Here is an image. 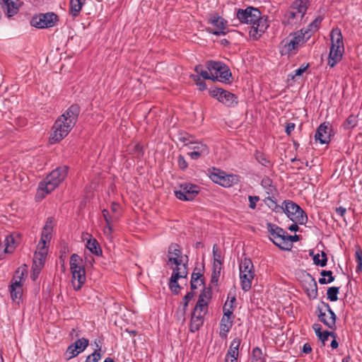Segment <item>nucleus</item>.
<instances>
[{
  "label": "nucleus",
  "instance_id": "7",
  "mask_svg": "<svg viewBox=\"0 0 362 362\" xmlns=\"http://www.w3.org/2000/svg\"><path fill=\"white\" fill-rule=\"evenodd\" d=\"M267 228L270 234V240L283 250H288V243L285 242L286 232L281 227L272 223H267Z\"/></svg>",
  "mask_w": 362,
  "mask_h": 362
},
{
  "label": "nucleus",
  "instance_id": "55",
  "mask_svg": "<svg viewBox=\"0 0 362 362\" xmlns=\"http://www.w3.org/2000/svg\"><path fill=\"white\" fill-rule=\"evenodd\" d=\"M100 348L95 350L90 355L88 356L85 362H98L101 358V354L100 353Z\"/></svg>",
  "mask_w": 362,
  "mask_h": 362
},
{
  "label": "nucleus",
  "instance_id": "39",
  "mask_svg": "<svg viewBox=\"0 0 362 362\" xmlns=\"http://www.w3.org/2000/svg\"><path fill=\"white\" fill-rule=\"evenodd\" d=\"M261 185L268 194H274L276 192V188L272 184V180L268 177H264L262 180Z\"/></svg>",
  "mask_w": 362,
  "mask_h": 362
},
{
  "label": "nucleus",
  "instance_id": "37",
  "mask_svg": "<svg viewBox=\"0 0 362 362\" xmlns=\"http://www.w3.org/2000/svg\"><path fill=\"white\" fill-rule=\"evenodd\" d=\"M86 0H70V12L73 16L79 14Z\"/></svg>",
  "mask_w": 362,
  "mask_h": 362
},
{
  "label": "nucleus",
  "instance_id": "59",
  "mask_svg": "<svg viewBox=\"0 0 362 362\" xmlns=\"http://www.w3.org/2000/svg\"><path fill=\"white\" fill-rule=\"evenodd\" d=\"M132 151L137 158H140L144 155L143 148L140 144H136L134 145Z\"/></svg>",
  "mask_w": 362,
  "mask_h": 362
},
{
  "label": "nucleus",
  "instance_id": "43",
  "mask_svg": "<svg viewBox=\"0 0 362 362\" xmlns=\"http://www.w3.org/2000/svg\"><path fill=\"white\" fill-rule=\"evenodd\" d=\"M264 204L272 211L276 212L281 211V206L278 205L276 200L271 197H267L264 199Z\"/></svg>",
  "mask_w": 362,
  "mask_h": 362
},
{
  "label": "nucleus",
  "instance_id": "58",
  "mask_svg": "<svg viewBox=\"0 0 362 362\" xmlns=\"http://www.w3.org/2000/svg\"><path fill=\"white\" fill-rule=\"evenodd\" d=\"M216 245L213 246V255H214V264H217L218 266H221L222 262L221 261V254L217 252Z\"/></svg>",
  "mask_w": 362,
  "mask_h": 362
},
{
  "label": "nucleus",
  "instance_id": "3",
  "mask_svg": "<svg viewBox=\"0 0 362 362\" xmlns=\"http://www.w3.org/2000/svg\"><path fill=\"white\" fill-rule=\"evenodd\" d=\"M69 168L62 165L53 170L46 178L40 182L37 194L40 192L46 194L52 192L66 177Z\"/></svg>",
  "mask_w": 362,
  "mask_h": 362
},
{
  "label": "nucleus",
  "instance_id": "4",
  "mask_svg": "<svg viewBox=\"0 0 362 362\" xmlns=\"http://www.w3.org/2000/svg\"><path fill=\"white\" fill-rule=\"evenodd\" d=\"M281 209L293 223L302 225L308 221V216L305 212L291 200H284L281 206Z\"/></svg>",
  "mask_w": 362,
  "mask_h": 362
},
{
  "label": "nucleus",
  "instance_id": "26",
  "mask_svg": "<svg viewBox=\"0 0 362 362\" xmlns=\"http://www.w3.org/2000/svg\"><path fill=\"white\" fill-rule=\"evenodd\" d=\"M331 47L344 49L343 36L339 28H333L330 33Z\"/></svg>",
  "mask_w": 362,
  "mask_h": 362
},
{
  "label": "nucleus",
  "instance_id": "34",
  "mask_svg": "<svg viewBox=\"0 0 362 362\" xmlns=\"http://www.w3.org/2000/svg\"><path fill=\"white\" fill-rule=\"evenodd\" d=\"M255 274H240L241 288L247 292L252 286V282L254 279Z\"/></svg>",
  "mask_w": 362,
  "mask_h": 362
},
{
  "label": "nucleus",
  "instance_id": "25",
  "mask_svg": "<svg viewBox=\"0 0 362 362\" xmlns=\"http://www.w3.org/2000/svg\"><path fill=\"white\" fill-rule=\"evenodd\" d=\"M298 49V46L289 37L284 39L279 45V51L281 55L295 54Z\"/></svg>",
  "mask_w": 362,
  "mask_h": 362
},
{
  "label": "nucleus",
  "instance_id": "49",
  "mask_svg": "<svg viewBox=\"0 0 362 362\" xmlns=\"http://www.w3.org/2000/svg\"><path fill=\"white\" fill-rule=\"evenodd\" d=\"M322 259H320V255L319 254H317L316 255H315L313 257V262H314V264H316V265H319L322 267H324L327 265V255L325 252H322Z\"/></svg>",
  "mask_w": 362,
  "mask_h": 362
},
{
  "label": "nucleus",
  "instance_id": "1",
  "mask_svg": "<svg viewBox=\"0 0 362 362\" xmlns=\"http://www.w3.org/2000/svg\"><path fill=\"white\" fill-rule=\"evenodd\" d=\"M235 16L240 23L251 25L249 35L255 40L262 37L270 25L268 16L262 15L257 8L252 6L237 9Z\"/></svg>",
  "mask_w": 362,
  "mask_h": 362
},
{
  "label": "nucleus",
  "instance_id": "10",
  "mask_svg": "<svg viewBox=\"0 0 362 362\" xmlns=\"http://www.w3.org/2000/svg\"><path fill=\"white\" fill-rule=\"evenodd\" d=\"M209 92L212 98H216L226 106L233 107L238 103V97L235 94L223 88L217 87L211 88Z\"/></svg>",
  "mask_w": 362,
  "mask_h": 362
},
{
  "label": "nucleus",
  "instance_id": "30",
  "mask_svg": "<svg viewBox=\"0 0 362 362\" xmlns=\"http://www.w3.org/2000/svg\"><path fill=\"white\" fill-rule=\"evenodd\" d=\"M303 18L300 16L298 12L291 8L290 6L289 8L286 11L284 15V21L288 25H294L300 23Z\"/></svg>",
  "mask_w": 362,
  "mask_h": 362
},
{
  "label": "nucleus",
  "instance_id": "13",
  "mask_svg": "<svg viewBox=\"0 0 362 362\" xmlns=\"http://www.w3.org/2000/svg\"><path fill=\"white\" fill-rule=\"evenodd\" d=\"M188 274L187 267V262L183 263L182 266L179 267H175L172 273V275L169 281V288L170 291L174 294H178L180 293V291L181 289V287L180 286L177 281L179 279H187V276Z\"/></svg>",
  "mask_w": 362,
  "mask_h": 362
},
{
  "label": "nucleus",
  "instance_id": "27",
  "mask_svg": "<svg viewBox=\"0 0 362 362\" xmlns=\"http://www.w3.org/2000/svg\"><path fill=\"white\" fill-rule=\"evenodd\" d=\"M344 52V49L330 47L327 64L330 67L335 66L341 60Z\"/></svg>",
  "mask_w": 362,
  "mask_h": 362
},
{
  "label": "nucleus",
  "instance_id": "36",
  "mask_svg": "<svg viewBox=\"0 0 362 362\" xmlns=\"http://www.w3.org/2000/svg\"><path fill=\"white\" fill-rule=\"evenodd\" d=\"M87 249L93 254L100 256L102 254V250L99 245L98 242L95 238L89 239L86 245Z\"/></svg>",
  "mask_w": 362,
  "mask_h": 362
},
{
  "label": "nucleus",
  "instance_id": "17",
  "mask_svg": "<svg viewBox=\"0 0 362 362\" xmlns=\"http://www.w3.org/2000/svg\"><path fill=\"white\" fill-rule=\"evenodd\" d=\"M302 286L310 299H315L317 297V285L315 278L309 273L303 275Z\"/></svg>",
  "mask_w": 362,
  "mask_h": 362
},
{
  "label": "nucleus",
  "instance_id": "19",
  "mask_svg": "<svg viewBox=\"0 0 362 362\" xmlns=\"http://www.w3.org/2000/svg\"><path fill=\"white\" fill-rule=\"evenodd\" d=\"M331 137V126L329 123L324 122L321 124L317 129L315 139L319 141L320 144H328Z\"/></svg>",
  "mask_w": 362,
  "mask_h": 362
},
{
  "label": "nucleus",
  "instance_id": "44",
  "mask_svg": "<svg viewBox=\"0 0 362 362\" xmlns=\"http://www.w3.org/2000/svg\"><path fill=\"white\" fill-rule=\"evenodd\" d=\"M255 158L257 161L263 166L269 167L271 165L270 160L262 152L256 151L255 153Z\"/></svg>",
  "mask_w": 362,
  "mask_h": 362
},
{
  "label": "nucleus",
  "instance_id": "40",
  "mask_svg": "<svg viewBox=\"0 0 362 362\" xmlns=\"http://www.w3.org/2000/svg\"><path fill=\"white\" fill-rule=\"evenodd\" d=\"M320 274L322 276L320 278L318 281L320 284H327L334 281V276H332V271L322 270Z\"/></svg>",
  "mask_w": 362,
  "mask_h": 362
},
{
  "label": "nucleus",
  "instance_id": "57",
  "mask_svg": "<svg viewBox=\"0 0 362 362\" xmlns=\"http://www.w3.org/2000/svg\"><path fill=\"white\" fill-rule=\"evenodd\" d=\"M298 240H299L298 235H289L286 233V238H285V242L286 243L288 242V250H290L291 247H292V243L297 242Z\"/></svg>",
  "mask_w": 362,
  "mask_h": 362
},
{
  "label": "nucleus",
  "instance_id": "31",
  "mask_svg": "<svg viewBox=\"0 0 362 362\" xmlns=\"http://www.w3.org/2000/svg\"><path fill=\"white\" fill-rule=\"evenodd\" d=\"M310 5V0H295L291 4V8L295 9L301 18L305 16L308 6Z\"/></svg>",
  "mask_w": 362,
  "mask_h": 362
},
{
  "label": "nucleus",
  "instance_id": "62",
  "mask_svg": "<svg viewBox=\"0 0 362 362\" xmlns=\"http://www.w3.org/2000/svg\"><path fill=\"white\" fill-rule=\"evenodd\" d=\"M249 207L252 209H255L256 208V204L259 200V197L258 196H249Z\"/></svg>",
  "mask_w": 362,
  "mask_h": 362
},
{
  "label": "nucleus",
  "instance_id": "9",
  "mask_svg": "<svg viewBox=\"0 0 362 362\" xmlns=\"http://www.w3.org/2000/svg\"><path fill=\"white\" fill-rule=\"evenodd\" d=\"M209 177L215 183L224 187H229L238 182V176L233 174H226L223 170L213 168L209 171Z\"/></svg>",
  "mask_w": 362,
  "mask_h": 362
},
{
  "label": "nucleus",
  "instance_id": "8",
  "mask_svg": "<svg viewBox=\"0 0 362 362\" xmlns=\"http://www.w3.org/2000/svg\"><path fill=\"white\" fill-rule=\"evenodd\" d=\"M58 21V16L53 12L39 13L30 20V25L39 29L54 27Z\"/></svg>",
  "mask_w": 362,
  "mask_h": 362
},
{
  "label": "nucleus",
  "instance_id": "14",
  "mask_svg": "<svg viewBox=\"0 0 362 362\" xmlns=\"http://www.w3.org/2000/svg\"><path fill=\"white\" fill-rule=\"evenodd\" d=\"M208 22L216 28H207L206 29L207 33L215 35H225L226 34L227 21L218 13L211 14Z\"/></svg>",
  "mask_w": 362,
  "mask_h": 362
},
{
  "label": "nucleus",
  "instance_id": "47",
  "mask_svg": "<svg viewBox=\"0 0 362 362\" xmlns=\"http://www.w3.org/2000/svg\"><path fill=\"white\" fill-rule=\"evenodd\" d=\"M339 292V287L332 286L329 287L327 291V298L330 301H337L338 300V293Z\"/></svg>",
  "mask_w": 362,
  "mask_h": 362
},
{
  "label": "nucleus",
  "instance_id": "45",
  "mask_svg": "<svg viewBox=\"0 0 362 362\" xmlns=\"http://www.w3.org/2000/svg\"><path fill=\"white\" fill-rule=\"evenodd\" d=\"M194 311L205 315L208 311V303H206L204 300H198Z\"/></svg>",
  "mask_w": 362,
  "mask_h": 362
},
{
  "label": "nucleus",
  "instance_id": "38",
  "mask_svg": "<svg viewBox=\"0 0 362 362\" xmlns=\"http://www.w3.org/2000/svg\"><path fill=\"white\" fill-rule=\"evenodd\" d=\"M255 274L253 264L250 259H245L240 264V274Z\"/></svg>",
  "mask_w": 362,
  "mask_h": 362
},
{
  "label": "nucleus",
  "instance_id": "33",
  "mask_svg": "<svg viewBox=\"0 0 362 362\" xmlns=\"http://www.w3.org/2000/svg\"><path fill=\"white\" fill-rule=\"evenodd\" d=\"M197 268H195L192 274L190 281V286L192 290L197 288L198 286L204 284L203 274L200 272H197Z\"/></svg>",
  "mask_w": 362,
  "mask_h": 362
},
{
  "label": "nucleus",
  "instance_id": "41",
  "mask_svg": "<svg viewBox=\"0 0 362 362\" xmlns=\"http://www.w3.org/2000/svg\"><path fill=\"white\" fill-rule=\"evenodd\" d=\"M357 117L354 115H351L346 118L345 122L343 123L342 126L344 129L349 130L354 128L357 125Z\"/></svg>",
  "mask_w": 362,
  "mask_h": 362
},
{
  "label": "nucleus",
  "instance_id": "32",
  "mask_svg": "<svg viewBox=\"0 0 362 362\" xmlns=\"http://www.w3.org/2000/svg\"><path fill=\"white\" fill-rule=\"evenodd\" d=\"M288 37L296 43L298 47L300 45L304 44L310 38V35H306L303 32V29L291 34Z\"/></svg>",
  "mask_w": 362,
  "mask_h": 362
},
{
  "label": "nucleus",
  "instance_id": "28",
  "mask_svg": "<svg viewBox=\"0 0 362 362\" xmlns=\"http://www.w3.org/2000/svg\"><path fill=\"white\" fill-rule=\"evenodd\" d=\"M204 315L193 311L189 324V331L191 332L194 333L199 329L204 324Z\"/></svg>",
  "mask_w": 362,
  "mask_h": 362
},
{
  "label": "nucleus",
  "instance_id": "23",
  "mask_svg": "<svg viewBox=\"0 0 362 362\" xmlns=\"http://www.w3.org/2000/svg\"><path fill=\"white\" fill-rule=\"evenodd\" d=\"M233 317H231V312L227 310L221 320L220 322V332L219 336L222 339L227 337L228 333L230 332L233 326Z\"/></svg>",
  "mask_w": 362,
  "mask_h": 362
},
{
  "label": "nucleus",
  "instance_id": "60",
  "mask_svg": "<svg viewBox=\"0 0 362 362\" xmlns=\"http://www.w3.org/2000/svg\"><path fill=\"white\" fill-rule=\"evenodd\" d=\"M194 296V293L192 292H188L183 298V311L185 312L187 306H188V303L190 301V300L193 298Z\"/></svg>",
  "mask_w": 362,
  "mask_h": 362
},
{
  "label": "nucleus",
  "instance_id": "56",
  "mask_svg": "<svg viewBox=\"0 0 362 362\" xmlns=\"http://www.w3.org/2000/svg\"><path fill=\"white\" fill-rule=\"evenodd\" d=\"M319 339L322 341V343L325 345V341L328 339L329 337H332L333 338H337V335L334 332L324 331L322 332L321 334L317 336Z\"/></svg>",
  "mask_w": 362,
  "mask_h": 362
},
{
  "label": "nucleus",
  "instance_id": "48",
  "mask_svg": "<svg viewBox=\"0 0 362 362\" xmlns=\"http://www.w3.org/2000/svg\"><path fill=\"white\" fill-rule=\"evenodd\" d=\"M82 264V259L79 255L77 254H73L70 257V269H77V267H79Z\"/></svg>",
  "mask_w": 362,
  "mask_h": 362
},
{
  "label": "nucleus",
  "instance_id": "18",
  "mask_svg": "<svg viewBox=\"0 0 362 362\" xmlns=\"http://www.w3.org/2000/svg\"><path fill=\"white\" fill-rule=\"evenodd\" d=\"M0 6L8 18L16 16L20 10L18 0H0Z\"/></svg>",
  "mask_w": 362,
  "mask_h": 362
},
{
  "label": "nucleus",
  "instance_id": "61",
  "mask_svg": "<svg viewBox=\"0 0 362 362\" xmlns=\"http://www.w3.org/2000/svg\"><path fill=\"white\" fill-rule=\"evenodd\" d=\"M309 67V64H302L298 69H296L295 75L292 76V78H294L295 76H301Z\"/></svg>",
  "mask_w": 362,
  "mask_h": 362
},
{
  "label": "nucleus",
  "instance_id": "53",
  "mask_svg": "<svg viewBox=\"0 0 362 362\" xmlns=\"http://www.w3.org/2000/svg\"><path fill=\"white\" fill-rule=\"evenodd\" d=\"M191 78L196 83V85L199 87V89L200 90H204L205 89H206V83L204 81V80L201 79L199 76L192 74Z\"/></svg>",
  "mask_w": 362,
  "mask_h": 362
},
{
  "label": "nucleus",
  "instance_id": "21",
  "mask_svg": "<svg viewBox=\"0 0 362 362\" xmlns=\"http://www.w3.org/2000/svg\"><path fill=\"white\" fill-rule=\"evenodd\" d=\"M72 274L71 283L74 290L78 291L86 281V272L83 266L77 267V269H71Z\"/></svg>",
  "mask_w": 362,
  "mask_h": 362
},
{
  "label": "nucleus",
  "instance_id": "46",
  "mask_svg": "<svg viewBox=\"0 0 362 362\" xmlns=\"http://www.w3.org/2000/svg\"><path fill=\"white\" fill-rule=\"evenodd\" d=\"M221 266H218L217 264H213V272L211 274V283L213 284H217L220 275H221Z\"/></svg>",
  "mask_w": 362,
  "mask_h": 362
},
{
  "label": "nucleus",
  "instance_id": "29",
  "mask_svg": "<svg viewBox=\"0 0 362 362\" xmlns=\"http://www.w3.org/2000/svg\"><path fill=\"white\" fill-rule=\"evenodd\" d=\"M21 240V235L18 233H13L6 236L5 239L6 252H11L12 250L19 244Z\"/></svg>",
  "mask_w": 362,
  "mask_h": 362
},
{
  "label": "nucleus",
  "instance_id": "6",
  "mask_svg": "<svg viewBox=\"0 0 362 362\" xmlns=\"http://www.w3.org/2000/svg\"><path fill=\"white\" fill-rule=\"evenodd\" d=\"M317 313L319 320L326 327L333 331L337 329V315L329 303L322 302V307L318 305L317 308Z\"/></svg>",
  "mask_w": 362,
  "mask_h": 362
},
{
  "label": "nucleus",
  "instance_id": "22",
  "mask_svg": "<svg viewBox=\"0 0 362 362\" xmlns=\"http://www.w3.org/2000/svg\"><path fill=\"white\" fill-rule=\"evenodd\" d=\"M54 227L53 218L49 217L47 219L45 226L43 227L41 238L37 247H47V243H49L52 239V233Z\"/></svg>",
  "mask_w": 362,
  "mask_h": 362
},
{
  "label": "nucleus",
  "instance_id": "63",
  "mask_svg": "<svg viewBox=\"0 0 362 362\" xmlns=\"http://www.w3.org/2000/svg\"><path fill=\"white\" fill-rule=\"evenodd\" d=\"M177 163H178V166L182 170L186 169L188 166V164H187V161L185 160L184 156H182L181 155H180L177 158Z\"/></svg>",
  "mask_w": 362,
  "mask_h": 362
},
{
  "label": "nucleus",
  "instance_id": "42",
  "mask_svg": "<svg viewBox=\"0 0 362 362\" xmlns=\"http://www.w3.org/2000/svg\"><path fill=\"white\" fill-rule=\"evenodd\" d=\"M89 341L86 338H81L76 340L74 343L71 344L77 351H79V354L83 352L88 346Z\"/></svg>",
  "mask_w": 362,
  "mask_h": 362
},
{
  "label": "nucleus",
  "instance_id": "2",
  "mask_svg": "<svg viewBox=\"0 0 362 362\" xmlns=\"http://www.w3.org/2000/svg\"><path fill=\"white\" fill-rule=\"evenodd\" d=\"M80 107L71 105L58 119L52 127L50 137L51 143H57L66 137L77 122L80 114Z\"/></svg>",
  "mask_w": 362,
  "mask_h": 362
},
{
  "label": "nucleus",
  "instance_id": "52",
  "mask_svg": "<svg viewBox=\"0 0 362 362\" xmlns=\"http://www.w3.org/2000/svg\"><path fill=\"white\" fill-rule=\"evenodd\" d=\"M356 262L357 263L356 272L360 274L362 272V250H358L356 252Z\"/></svg>",
  "mask_w": 362,
  "mask_h": 362
},
{
  "label": "nucleus",
  "instance_id": "20",
  "mask_svg": "<svg viewBox=\"0 0 362 362\" xmlns=\"http://www.w3.org/2000/svg\"><path fill=\"white\" fill-rule=\"evenodd\" d=\"M48 253V247H37V251L34 254L33 266H35L37 274H40L44 267L45 259Z\"/></svg>",
  "mask_w": 362,
  "mask_h": 362
},
{
  "label": "nucleus",
  "instance_id": "54",
  "mask_svg": "<svg viewBox=\"0 0 362 362\" xmlns=\"http://www.w3.org/2000/svg\"><path fill=\"white\" fill-rule=\"evenodd\" d=\"M211 298V288H204L199 296L198 300H204L206 303H209V300Z\"/></svg>",
  "mask_w": 362,
  "mask_h": 362
},
{
  "label": "nucleus",
  "instance_id": "15",
  "mask_svg": "<svg viewBox=\"0 0 362 362\" xmlns=\"http://www.w3.org/2000/svg\"><path fill=\"white\" fill-rule=\"evenodd\" d=\"M168 262L175 264V267H181L183 263L188 262V257L182 255L181 249L177 244L172 243L168 247Z\"/></svg>",
  "mask_w": 362,
  "mask_h": 362
},
{
  "label": "nucleus",
  "instance_id": "5",
  "mask_svg": "<svg viewBox=\"0 0 362 362\" xmlns=\"http://www.w3.org/2000/svg\"><path fill=\"white\" fill-rule=\"evenodd\" d=\"M206 69L211 74L214 81L226 82L232 76L229 68L221 62L209 61Z\"/></svg>",
  "mask_w": 362,
  "mask_h": 362
},
{
  "label": "nucleus",
  "instance_id": "51",
  "mask_svg": "<svg viewBox=\"0 0 362 362\" xmlns=\"http://www.w3.org/2000/svg\"><path fill=\"white\" fill-rule=\"evenodd\" d=\"M79 354V351L76 349V348L72 346V344L69 345L66 349L65 352V358L67 360L71 359Z\"/></svg>",
  "mask_w": 362,
  "mask_h": 362
},
{
  "label": "nucleus",
  "instance_id": "11",
  "mask_svg": "<svg viewBox=\"0 0 362 362\" xmlns=\"http://www.w3.org/2000/svg\"><path fill=\"white\" fill-rule=\"evenodd\" d=\"M200 187L194 184L183 182L179 185V189L175 191L177 199L182 201H192L199 193Z\"/></svg>",
  "mask_w": 362,
  "mask_h": 362
},
{
  "label": "nucleus",
  "instance_id": "35",
  "mask_svg": "<svg viewBox=\"0 0 362 362\" xmlns=\"http://www.w3.org/2000/svg\"><path fill=\"white\" fill-rule=\"evenodd\" d=\"M322 21V18L321 16H317L314 21H313L306 28H303V32L310 37L313 35L314 33H315L321 24Z\"/></svg>",
  "mask_w": 362,
  "mask_h": 362
},
{
  "label": "nucleus",
  "instance_id": "64",
  "mask_svg": "<svg viewBox=\"0 0 362 362\" xmlns=\"http://www.w3.org/2000/svg\"><path fill=\"white\" fill-rule=\"evenodd\" d=\"M179 141H182L185 146V143H188L189 141H193L192 137L189 136L187 134H180L178 137Z\"/></svg>",
  "mask_w": 362,
  "mask_h": 362
},
{
  "label": "nucleus",
  "instance_id": "16",
  "mask_svg": "<svg viewBox=\"0 0 362 362\" xmlns=\"http://www.w3.org/2000/svg\"><path fill=\"white\" fill-rule=\"evenodd\" d=\"M185 146L192 150V151L188 153V155L193 160H197L202 156H205L209 153V148L207 145L201 141H189L185 143Z\"/></svg>",
  "mask_w": 362,
  "mask_h": 362
},
{
  "label": "nucleus",
  "instance_id": "12",
  "mask_svg": "<svg viewBox=\"0 0 362 362\" xmlns=\"http://www.w3.org/2000/svg\"><path fill=\"white\" fill-rule=\"evenodd\" d=\"M23 275L24 274L23 271L20 274V271L17 270L9 286L11 299L13 302L17 303H20L23 295Z\"/></svg>",
  "mask_w": 362,
  "mask_h": 362
},
{
  "label": "nucleus",
  "instance_id": "50",
  "mask_svg": "<svg viewBox=\"0 0 362 362\" xmlns=\"http://www.w3.org/2000/svg\"><path fill=\"white\" fill-rule=\"evenodd\" d=\"M262 350L259 347L252 349V362H265L264 358L262 357Z\"/></svg>",
  "mask_w": 362,
  "mask_h": 362
},
{
  "label": "nucleus",
  "instance_id": "24",
  "mask_svg": "<svg viewBox=\"0 0 362 362\" xmlns=\"http://www.w3.org/2000/svg\"><path fill=\"white\" fill-rule=\"evenodd\" d=\"M241 344V339L236 337L231 341L229 349L226 354L225 361L237 362L239 356V348Z\"/></svg>",
  "mask_w": 362,
  "mask_h": 362
}]
</instances>
